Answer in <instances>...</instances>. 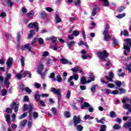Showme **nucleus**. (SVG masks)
Masks as SVG:
<instances>
[{
    "mask_svg": "<svg viewBox=\"0 0 131 131\" xmlns=\"http://www.w3.org/2000/svg\"><path fill=\"white\" fill-rule=\"evenodd\" d=\"M73 122L75 126H77V129L78 131H81L83 129V127L80 125H78L79 123H80L81 119L79 117V116L78 117L76 115L74 116L73 117Z\"/></svg>",
    "mask_w": 131,
    "mask_h": 131,
    "instance_id": "nucleus-1",
    "label": "nucleus"
},
{
    "mask_svg": "<svg viewBox=\"0 0 131 131\" xmlns=\"http://www.w3.org/2000/svg\"><path fill=\"white\" fill-rule=\"evenodd\" d=\"M105 78L108 81H106L102 78L100 79V81L101 83H102V84H107V83H109V81L110 82H113V78H114V73L110 72L108 73V76H105Z\"/></svg>",
    "mask_w": 131,
    "mask_h": 131,
    "instance_id": "nucleus-2",
    "label": "nucleus"
},
{
    "mask_svg": "<svg viewBox=\"0 0 131 131\" xmlns=\"http://www.w3.org/2000/svg\"><path fill=\"white\" fill-rule=\"evenodd\" d=\"M97 56L100 58L102 61H107L106 60V58H108L109 57V53L107 52V51L103 50V51H98L97 52Z\"/></svg>",
    "mask_w": 131,
    "mask_h": 131,
    "instance_id": "nucleus-3",
    "label": "nucleus"
},
{
    "mask_svg": "<svg viewBox=\"0 0 131 131\" xmlns=\"http://www.w3.org/2000/svg\"><path fill=\"white\" fill-rule=\"evenodd\" d=\"M61 89L59 88L58 89L56 90L55 88H51V92L53 93V94H55L56 95H57L58 96V102H60L61 101V99H62V94H61V93H60V91Z\"/></svg>",
    "mask_w": 131,
    "mask_h": 131,
    "instance_id": "nucleus-4",
    "label": "nucleus"
},
{
    "mask_svg": "<svg viewBox=\"0 0 131 131\" xmlns=\"http://www.w3.org/2000/svg\"><path fill=\"white\" fill-rule=\"evenodd\" d=\"M29 109V117L31 116V113H32V111H33V105L31 104H30L29 105V107H28V105L27 104H25L23 105V110L24 111H26L28 110Z\"/></svg>",
    "mask_w": 131,
    "mask_h": 131,
    "instance_id": "nucleus-5",
    "label": "nucleus"
},
{
    "mask_svg": "<svg viewBox=\"0 0 131 131\" xmlns=\"http://www.w3.org/2000/svg\"><path fill=\"white\" fill-rule=\"evenodd\" d=\"M37 23H31L28 25V28H34L36 30L37 32H38V26H37Z\"/></svg>",
    "mask_w": 131,
    "mask_h": 131,
    "instance_id": "nucleus-6",
    "label": "nucleus"
},
{
    "mask_svg": "<svg viewBox=\"0 0 131 131\" xmlns=\"http://www.w3.org/2000/svg\"><path fill=\"white\" fill-rule=\"evenodd\" d=\"M21 51H29V52H31V47H30V45L29 43H27L20 47Z\"/></svg>",
    "mask_w": 131,
    "mask_h": 131,
    "instance_id": "nucleus-7",
    "label": "nucleus"
},
{
    "mask_svg": "<svg viewBox=\"0 0 131 131\" xmlns=\"http://www.w3.org/2000/svg\"><path fill=\"white\" fill-rule=\"evenodd\" d=\"M103 34L104 35L103 38L105 41H110V39H111V36L109 34V32H103Z\"/></svg>",
    "mask_w": 131,
    "mask_h": 131,
    "instance_id": "nucleus-8",
    "label": "nucleus"
},
{
    "mask_svg": "<svg viewBox=\"0 0 131 131\" xmlns=\"http://www.w3.org/2000/svg\"><path fill=\"white\" fill-rule=\"evenodd\" d=\"M72 71L74 72V73H77L80 72V73L82 74L83 73V71L82 70L81 68L80 67H76L71 69Z\"/></svg>",
    "mask_w": 131,
    "mask_h": 131,
    "instance_id": "nucleus-9",
    "label": "nucleus"
},
{
    "mask_svg": "<svg viewBox=\"0 0 131 131\" xmlns=\"http://www.w3.org/2000/svg\"><path fill=\"white\" fill-rule=\"evenodd\" d=\"M44 67L41 62L39 63V65L37 67V71L38 74H41L43 71Z\"/></svg>",
    "mask_w": 131,
    "mask_h": 131,
    "instance_id": "nucleus-10",
    "label": "nucleus"
},
{
    "mask_svg": "<svg viewBox=\"0 0 131 131\" xmlns=\"http://www.w3.org/2000/svg\"><path fill=\"white\" fill-rule=\"evenodd\" d=\"M12 65H13V58H9L7 61V66L8 68H11V67H12Z\"/></svg>",
    "mask_w": 131,
    "mask_h": 131,
    "instance_id": "nucleus-11",
    "label": "nucleus"
},
{
    "mask_svg": "<svg viewBox=\"0 0 131 131\" xmlns=\"http://www.w3.org/2000/svg\"><path fill=\"white\" fill-rule=\"evenodd\" d=\"M47 40H52L53 43L56 42V41H57V37H55V36H52L50 37H47L46 38Z\"/></svg>",
    "mask_w": 131,
    "mask_h": 131,
    "instance_id": "nucleus-12",
    "label": "nucleus"
},
{
    "mask_svg": "<svg viewBox=\"0 0 131 131\" xmlns=\"http://www.w3.org/2000/svg\"><path fill=\"white\" fill-rule=\"evenodd\" d=\"M97 10H98V6L97 5H95L93 9V11L92 12L91 16L94 17L96 16V15H97Z\"/></svg>",
    "mask_w": 131,
    "mask_h": 131,
    "instance_id": "nucleus-13",
    "label": "nucleus"
},
{
    "mask_svg": "<svg viewBox=\"0 0 131 131\" xmlns=\"http://www.w3.org/2000/svg\"><path fill=\"white\" fill-rule=\"evenodd\" d=\"M5 3L8 5V7L12 8L14 6V2H12V0H5Z\"/></svg>",
    "mask_w": 131,
    "mask_h": 131,
    "instance_id": "nucleus-14",
    "label": "nucleus"
},
{
    "mask_svg": "<svg viewBox=\"0 0 131 131\" xmlns=\"http://www.w3.org/2000/svg\"><path fill=\"white\" fill-rule=\"evenodd\" d=\"M39 15L41 17V19H45V18H46L47 16H48L47 13L43 11H42L41 12H40Z\"/></svg>",
    "mask_w": 131,
    "mask_h": 131,
    "instance_id": "nucleus-15",
    "label": "nucleus"
},
{
    "mask_svg": "<svg viewBox=\"0 0 131 131\" xmlns=\"http://www.w3.org/2000/svg\"><path fill=\"white\" fill-rule=\"evenodd\" d=\"M121 35H124V36H129V33H128V31L126 30H124L123 31H121Z\"/></svg>",
    "mask_w": 131,
    "mask_h": 131,
    "instance_id": "nucleus-16",
    "label": "nucleus"
},
{
    "mask_svg": "<svg viewBox=\"0 0 131 131\" xmlns=\"http://www.w3.org/2000/svg\"><path fill=\"white\" fill-rule=\"evenodd\" d=\"M89 108V107H91V105L90 103L86 102H84L83 104H82L81 106V108L84 109V107Z\"/></svg>",
    "mask_w": 131,
    "mask_h": 131,
    "instance_id": "nucleus-17",
    "label": "nucleus"
},
{
    "mask_svg": "<svg viewBox=\"0 0 131 131\" xmlns=\"http://www.w3.org/2000/svg\"><path fill=\"white\" fill-rule=\"evenodd\" d=\"M124 41H125V43L126 45H128L130 48H131V39L129 38H127L124 40Z\"/></svg>",
    "mask_w": 131,
    "mask_h": 131,
    "instance_id": "nucleus-18",
    "label": "nucleus"
},
{
    "mask_svg": "<svg viewBox=\"0 0 131 131\" xmlns=\"http://www.w3.org/2000/svg\"><path fill=\"white\" fill-rule=\"evenodd\" d=\"M20 63L21 64V66L23 67H24L25 65V58H24V56H20Z\"/></svg>",
    "mask_w": 131,
    "mask_h": 131,
    "instance_id": "nucleus-19",
    "label": "nucleus"
},
{
    "mask_svg": "<svg viewBox=\"0 0 131 131\" xmlns=\"http://www.w3.org/2000/svg\"><path fill=\"white\" fill-rule=\"evenodd\" d=\"M4 84L6 85L7 89L10 86V81L8 78H5L4 81Z\"/></svg>",
    "mask_w": 131,
    "mask_h": 131,
    "instance_id": "nucleus-20",
    "label": "nucleus"
},
{
    "mask_svg": "<svg viewBox=\"0 0 131 131\" xmlns=\"http://www.w3.org/2000/svg\"><path fill=\"white\" fill-rule=\"evenodd\" d=\"M67 43L68 45L69 49H70L71 47H72V46H74L75 45V41H74V40H72L70 41L69 43H68V42H67Z\"/></svg>",
    "mask_w": 131,
    "mask_h": 131,
    "instance_id": "nucleus-21",
    "label": "nucleus"
},
{
    "mask_svg": "<svg viewBox=\"0 0 131 131\" xmlns=\"http://www.w3.org/2000/svg\"><path fill=\"white\" fill-rule=\"evenodd\" d=\"M26 123H27V120H24L22 121L19 122V125L20 127H23V126H25V125H26Z\"/></svg>",
    "mask_w": 131,
    "mask_h": 131,
    "instance_id": "nucleus-22",
    "label": "nucleus"
},
{
    "mask_svg": "<svg viewBox=\"0 0 131 131\" xmlns=\"http://www.w3.org/2000/svg\"><path fill=\"white\" fill-rule=\"evenodd\" d=\"M55 76V73H52L50 74V75L49 77H50V78L52 79L53 81H56L57 79H56Z\"/></svg>",
    "mask_w": 131,
    "mask_h": 131,
    "instance_id": "nucleus-23",
    "label": "nucleus"
},
{
    "mask_svg": "<svg viewBox=\"0 0 131 131\" xmlns=\"http://www.w3.org/2000/svg\"><path fill=\"white\" fill-rule=\"evenodd\" d=\"M80 82L81 83V84L84 85L86 83V78H85V77L83 76L81 80H80Z\"/></svg>",
    "mask_w": 131,
    "mask_h": 131,
    "instance_id": "nucleus-24",
    "label": "nucleus"
},
{
    "mask_svg": "<svg viewBox=\"0 0 131 131\" xmlns=\"http://www.w3.org/2000/svg\"><path fill=\"white\" fill-rule=\"evenodd\" d=\"M27 115H28V113L25 112L23 114L20 115L18 118L19 119H23V118H25V117H27Z\"/></svg>",
    "mask_w": 131,
    "mask_h": 131,
    "instance_id": "nucleus-25",
    "label": "nucleus"
},
{
    "mask_svg": "<svg viewBox=\"0 0 131 131\" xmlns=\"http://www.w3.org/2000/svg\"><path fill=\"white\" fill-rule=\"evenodd\" d=\"M98 86V84H95L92 86V87L91 89V91L93 94H95V92H96V88Z\"/></svg>",
    "mask_w": 131,
    "mask_h": 131,
    "instance_id": "nucleus-26",
    "label": "nucleus"
},
{
    "mask_svg": "<svg viewBox=\"0 0 131 131\" xmlns=\"http://www.w3.org/2000/svg\"><path fill=\"white\" fill-rule=\"evenodd\" d=\"M116 18H118V19H122V18H124V17H125V13H123L122 14L116 15Z\"/></svg>",
    "mask_w": 131,
    "mask_h": 131,
    "instance_id": "nucleus-27",
    "label": "nucleus"
},
{
    "mask_svg": "<svg viewBox=\"0 0 131 131\" xmlns=\"http://www.w3.org/2000/svg\"><path fill=\"white\" fill-rule=\"evenodd\" d=\"M129 47V46L125 45V43L123 44V49H124V50L127 51V52H128V53L130 52V48Z\"/></svg>",
    "mask_w": 131,
    "mask_h": 131,
    "instance_id": "nucleus-28",
    "label": "nucleus"
},
{
    "mask_svg": "<svg viewBox=\"0 0 131 131\" xmlns=\"http://www.w3.org/2000/svg\"><path fill=\"white\" fill-rule=\"evenodd\" d=\"M33 16H34V13L33 12V11H31L28 13V18H33Z\"/></svg>",
    "mask_w": 131,
    "mask_h": 131,
    "instance_id": "nucleus-29",
    "label": "nucleus"
},
{
    "mask_svg": "<svg viewBox=\"0 0 131 131\" xmlns=\"http://www.w3.org/2000/svg\"><path fill=\"white\" fill-rule=\"evenodd\" d=\"M124 7L120 6L117 9V13H121L122 11L124 10Z\"/></svg>",
    "mask_w": 131,
    "mask_h": 131,
    "instance_id": "nucleus-30",
    "label": "nucleus"
},
{
    "mask_svg": "<svg viewBox=\"0 0 131 131\" xmlns=\"http://www.w3.org/2000/svg\"><path fill=\"white\" fill-rule=\"evenodd\" d=\"M101 2H103L104 7H109V1L108 0H101Z\"/></svg>",
    "mask_w": 131,
    "mask_h": 131,
    "instance_id": "nucleus-31",
    "label": "nucleus"
},
{
    "mask_svg": "<svg viewBox=\"0 0 131 131\" xmlns=\"http://www.w3.org/2000/svg\"><path fill=\"white\" fill-rule=\"evenodd\" d=\"M64 116L67 118H69L71 117V114H70V112H69V111H65L64 112Z\"/></svg>",
    "mask_w": 131,
    "mask_h": 131,
    "instance_id": "nucleus-32",
    "label": "nucleus"
},
{
    "mask_svg": "<svg viewBox=\"0 0 131 131\" xmlns=\"http://www.w3.org/2000/svg\"><path fill=\"white\" fill-rule=\"evenodd\" d=\"M105 121H106L105 118H102L100 120H97L98 123H101L102 124H104Z\"/></svg>",
    "mask_w": 131,
    "mask_h": 131,
    "instance_id": "nucleus-33",
    "label": "nucleus"
},
{
    "mask_svg": "<svg viewBox=\"0 0 131 131\" xmlns=\"http://www.w3.org/2000/svg\"><path fill=\"white\" fill-rule=\"evenodd\" d=\"M124 127L127 128V127H131V122H127L124 124Z\"/></svg>",
    "mask_w": 131,
    "mask_h": 131,
    "instance_id": "nucleus-34",
    "label": "nucleus"
},
{
    "mask_svg": "<svg viewBox=\"0 0 131 131\" xmlns=\"http://www.w3.org/2000/svg\"><path fill=\"white\" fill-rule=\"evenodd\" d=\"M60 62L61 64H68V60L66 59V58H61L60 60Z\"/></svg>",
    "mask_w": 131,
    "mask_h": 131,
    "instance_id": "nucleus-35",
    "label": "nucleus"
},
{
    "mask_svg": "<svg viewBox=\"0 0 131 131\" xmlns=\"http://www.w3.org/2000/svg\"><path fill=\"white\" fill-rule=\"evenodd\" d=\"M34 98L35 99V100H36L37 102H38V101H39L40 100V95H39V94L36 93L35 94V96Z\"/></svg>",
    "mask_w": 131,
    "mask_h": 131,
    "instance_id": "nucleus-36",
    "label": "nucleus"
},
{
    "mask_svg": "<svg viewBox=\"0 0 131 131\" xmlns=\"http://www.w3.org/2000/svg\"><path fill=\"white\" fill-rule=\"evenodd\" d=\"M106 128H107L106 125H102L100 126L99 131H106Z\"/></svg>",
    "mask_w": 131,
    "mask_h": 131,
    "instance_id": "nucleus-37",
    "label": "nucleus"
},
{
    "mask_svg": "<svg viewBox=\"0 0 131 131\" xmlns=\"http://www.w3.org/2000/svg\"><path fill=\"white\" fill-rule=\"evenodd\" d=\"M21 38V35H20V32H17L16 36V40L17 42H20V39Z\"/></svg>",
    "mask_w": 131,
    "mask_h": 131,
    "instance_id": "nucleus-38",
    "label": "nucleus"
},
{
    "mask_svg": "<svg viewBox=\"0 0 131 131\" xmlns=\"http://www.w3.org/2000/svg\"><path fill=\"white\" fill-rule=\"evenodd\" d=\"M110 117H111L112 118H114V117H116V114H115V112L113 111H111L110 113Z\"/></svg>",
    "mask_w": 131,
    "mask_h": 131,
    "instance_id": "nucleus-39",
    "label": "nucleus"
},
{
    "mask_svg": "<svg viewBox=\"0 0 131 131\" xmlns=\"http://www.w3.org/2000/svg\"><path fill=\"white\" fill-rule=\"evenodd\" d=\"M126 70L128 71V73H131V63L126 66Z\"/></svg>",
    "mask_w": 131,
    "mask_h": 131,
    "instance_id": "nucleus-40",
    "label": "nucleus"
},
{
    "mask_svg": "<svg viewBox=\"0 0 131 131\" xmlns=\"http://www.w3.org/2000/svg\"><path fill=\"white\" fill-rule=\"evenodd\" d=\"M56 79L58 82H61V81H62V77H61V75L58 74L56 76Z\"/></svg>",
    "mask_w": 131,
    "mask_h": 131,
    "instance_id": "nucleus-41",
    "label": "nucleus"
},
{
    "mask_svg": "<svg viewBox=\"0 0 131 131\" xmlns=\"http://www.w3.org/2000/svg\"><path fill=\"white\" fill-rule=\"evenodd\" d=\"M1 93H2V96L3 97L6 96V95H7V94H8V91H7L6 89H3L2 91H1Z\"/></svg>",
    "mask_w": 131,
    "mask_h": 131,
    "instance_id": "nucleus-42",
    "label": "nucleus"
},
{
    "mask_svg": "<svg viewBox=\"0 0 131 131\" xmlns=\"http://www.w3.org/2000/svg\"><path fill=\"white\" fill-rule=\"evenodd\" d=\"M121 84H122L121 81L117 80L115 82V85H117L118 88H120V86H121Z\"/></svg>",
    "mask_w": 131,
    "mask_h": 131,
    "instance_id": "nucleus-43",
    "label": "nucleus"
},
{
    "mask_svg": "<svg viewBox=\"0 0 131 131\" xmlns=\"http://www.w3.org/2000/svg\"><path fill=\"white\" fill-rule=\"evenodd\" d=\"M25 91L27 94H29V95L31 94V89H29V88L28 87H26L25 89Z\"/></svg>",
    "mask_w": 131,
    "mask_h": 131,
    "instance_id": "nucleus-44",
    "label": "nucleus"
},
{
    "mask_svg": "<svg viewBox=\"0 0 131 131\" xmlns=\"http://www.w3.org/2000/svg\"><path fill=\"white\" fill-rule=\"evenodd\" d=\"M109 27H110V25L108 24H106V25L104 28V30L103 31V32H109L108 30H109Z\"/></svg>",
    "mask_w": 131,
    "mask_h": 131,
    "instance_id": "nucleus-45",
    "label": "nucleus"
},
{
    "mask_svg": "<svg viewBox=\"0 0 131 131\" xmlns=\"http://www.w3.org/2000/svg\"><path fill=\"white\" fill-rule=\"evenodd\" d=\"M38 40L39 45H43V43H45V41L42 38H38Z\"/></svg>",
    "mask_w": 131,
    "mask_h": 131,
    "instance_id": "nucleus-46",
    "label": "nucleus"
},
{
    "mask_svg": "<svg viewBox=\"0 0 131 131\" xmlns=\"http://www.w3.org/2000/svg\"><path fill=\"white\" fill-rule=\"evenodd\" d=\"M19 89L21 92H24V91H25V85L23 84H21L19 85Z\"/></svg>",
    "mask_w": 131,
    "mask_h": 131,
    "instance_id": "nucleus-47",
    "label": "nucleus"
},
{
    "mask_svg": "<svg viewBox=\"0 0 131 131\" xmlns=\"http://www.w3.org/2000/svg\"><path fill=\"white\" fill-rule=\"evenodd\" d=\"M79 34V31L77 30H74L73 31V35H74L75 36H78Z\"/></svg>",
    "mask_w": 131,
    "mask_h": 131,
    "instance_id": "nucleus-48",
    "label": "nucleus"
},
{
    "mask_svg": "<svg viewBox=\"0 0 131 131\" xmlns=\"http://www.w3.org/2000/svg\"><path fill=\"white\" fill-rule=\"evenodd\" d=\"M51 111H52L54 115H57V108L56 107H52Z\"/></svg>",
    "mask_w": 131,
    "mask_h": 131,
    "instance_id": "nucleus-49",
    "label": "nucleus"
},
{
    "mask_svg": "<svg viewBox=\"0 0 131 131\" xmlns=\"http://www.w3.org/2000/svg\"><path fill=\"white\" fill-rule=\"evenodd\" d=\"M71 96V91L69 90L66 94V98L69 99Z\"/></svg>",
    "mask_w": 131,
    "mask_h": 131,
    "instance_id": "nucleus-50",
    "label": "nucleus"
},
{
    "mask_svg": "<svg viewBox=\"0 0 131 131\" xmlns=\"http://www.w3.org/2000/svg\"><path fill=\"white\" fill-rule=\"evenodd\" d=\"M5 36L8 39H12V36L8 33H5Z\"/></svg>",
    "mask_w": 131,
    "mask_h": 131,
    "instance_id": "nucleus-51",
    "label": "nucleus"
},
{
    "mask_svg": "<svg viewBox=\"0 0 131 131\" xmlns=\"http://www.w3.org/2000/svg\"><path fill=\"white\" fill-rule=\"evenodd\" d=\"M120 127H121V126L117 124H115L113 126L114 129H119Z\"/></svg>",
    "mask_w": 131,
    "mask_h": 131,
    "instance_id": "nucleus-52",
    "label": "nucleus"
},
{
    "mask_svg": "<svg viewBox=\"0 0 131 131\" xmlns=\"http://www.w3.org/2000/svg\"><path fill=\"white\" fill-rule=\"evenodd\" d=\"M33 116L34 119H36L38 117V113L36 112H34L33 113Z\"/></svg>",
    "mask_w": 131,
    "mask_h": 131,
    "instance_id": "nucleus-53",
    "label": "nucleus"
},
{
    "mask_svg": "<svg viewBox=\"0 0 131 131\" xmlns=\"http://www.w3.org/2000/svg\"><path fill=\"white\" fill-rule=\"evenodd\" d=\"M119 91H120V95H122V94H125V90H124V89H119Z\"/></svg>",
    "mask_w": 131,
    "mask_h": 131,
    "instance_id": "nucleus-54",
    "label": "nucleus"
},
{
    "mask_svg": "<svg viewBox=\"0 0 131 131\" xmlns=\"http://www.w3.org/2000/svg\"><path fill=\"white\" fill-rule=\"evenodd\" d=\"M24 102H28L29 101V98L28 96H25L23 98Z\"/></svg>",
    "mask_w": 131,
    "mask_h": 131,
    "instance_id": "nucleus-55",
    "label": "nucleus"
},
{
    "mask_svg": "<svg viewBox=\"0 0 131 131\" xmlns=\"http://www.w3.org/2000/svg\"><path fill=\"white\" fill-rule=\"evenodd\" d=\"M16 102L15 101H13L12 103H11L10 105V108H15V107H16Z\"/></svg>",
    "mask_w": 131,
    "mask_h": 131,
    "instance_id": "nucleus-56",
    "label": "nucleus"
},
{
    "mask_svg": "<svg viewBox=\"0 0 131 131\" xmlns=\"http://www.w3.org/2000/svg\"><path fill=\"white\" fill-rule=\"evenodd\" d=\"M108 88H110V89H113V88L115 87V85L113 83H108L107 84Z\"/></svg>",
    "mask_w": 131,
    "mask_h": 131,
    "instance_id": "nucleus-57",
    "label": "nucleus"
},
{
    "mask_svg": "<svg viewBox=\"0 0 131 131\" xmlns=\"http://www.w3.org/2000/svg\"><path fill=\"white\" fill-rule=\"evenodd\" d=\"M46 11H47L48 12H53V11H54V9H53V8H52V7H47L46 9Z\"/></svg>",
    "mask_w": 131,
    "mask_h": 131,
    "instance_id": "nucleus-58",
    "label": "nucleus"
},
{
    "mask_svg": "<svg viewBox=\"0 0 131 131\" xmlns=\"http://www.w3.org/2000/svg\"><path fill=\"white\" fill-rule=\"evenodd\" d=\"M49 55H50V53H49V52L45 51L44 53L42 54V57H48Z\"/></svg>",
    "mask_w": 131,
    "mask_h": 131,
    "instance_id": "nucleus-59",
    "label": "nucleus"
},
{
    "mask_svg": "<svg viewBox=\"0 0 131 131\" xmlns=\"http://www.w3.org/2000/svg\"><path fill=\"white\" fill-rule=\"evenodd\" d=\"M119 91L118 90H113L112 92V95H118Z\"/></svg>",
    "mask_w": 131,
    "mask_h": 131,
    "instance_id": "nucleus-60",
    "label": "nucleus"
},
{
    "mask_svg": "<svg viewBox=\"0 0 131 131\" xmlns=\"http://www.w3.org/2000/svg\"><path fill=\"white\" fill-rule=\"evenodd\" d=\"M68 38L70 40H72L73 39H74V37L73 36V34H72L69 35Z\"/></svg>",
    "mask_w": 131,
    "mask_h": 131,
    "instance_id": "nucleus-61",
    "label": "nucleus"
},
{
    "mask_svg": "<svg viewBox=\"0 0 131 131\" xmlns=\"http://www.w3.org/2000/svg\"><path fill=\"white\" fill-rule=\"evenodd\" d=\"M6 112H7V113H12V109L11 108L7 107L6 108Z\"/></svg>",
    "mask_w": 131,
    "mask_h": 131,
    "instance_id": "nucleus-62",
    "label": "nucleus"
},
{
    "mask_svg": "<svg viewBox=\"0 0 131 131\" xmlns=\"http://www.w3.org/2000/svg\"><path fill=\"white\" fill-rule=\"evenodd\" d=\"M17 79H21L22 78V74H17L16 75Z\"/></svg>",
    "mask_w": 131,
    "mask_h": 131,
    "instance_id": "nucleus-63",
    "label": "nucleus"
},
{
    "mask_svg": "<svg viewBox=\"0 0 131 131\" xmlns=\"http://www.w3.org/2000/svg\"><path fill=\"white\" fill-rule=\"evenodd\" d=\"M89 78H90L91 80H92V81H95V76L93 75H90Z\"/></svg>",
    "mask_w": 131,
    "mask_h": 131,
    "instance_id": "nucleus-64",
    "label": "nucleus"
}]
</instances>
